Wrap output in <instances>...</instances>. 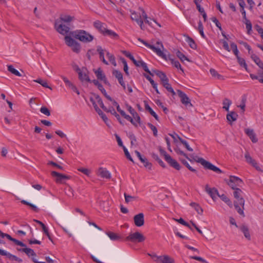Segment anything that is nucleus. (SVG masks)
Here are the masks:
<instances>
[{
  "label": "nucleus",
  "mask_w": 263,
  "mask_h": 263,
  "mask_svg": "<svg viewBox=\"0 0 263 263\" xmlns=\"http://www.w3.org/2000/svg\"><path fill=\"white\" fill-rule=\"evenodd\" d=\"M176 53L177 57L181 61V62H183L184 60L190 61V60L179 50H177Z\"/></svg>",
  "instance_id": "nucleus-44"
},
{
  "label": "nucleus",
  "mask_w": 263,
  "mask_h": 263,
  "mask_svg": "<svg viewBox=\"0 0 263 263\" xmlns=\"http://www.w3.org/2000/svg\"><path fill=\"white\" fill-rule=\"evenodd\" d=\"M8 70L15 76L18 77H21L22 76L21 73L18 70L15 69L12 65L8 66Z\"/></svg>",
  "instance_id": "nucleus-39"
},
{
  "label": "nucleus",
  "mask_w": 263,
  "mask_h": 263,
  "mask_svg": "<svg viewBox=\"0 0 263 263\" xmlns=\"http://www.w3.org/2000/svg\"><path fill=\"white\" fill-rule=\"evenodd\" d=\"M243 183L242 180L238 177L230 176L228 184L233 190L238 189L237 186H240V184Z\"/></svg>",
  "instance_id": "nucleus-10"
},
{
  "label": "nucleus",
  "mask_w": 263,
  "mask_h": 263,
  "mask_svg": "<svg viewBox=\"0 0 263 263\" xmlns=\"http://www.w3.org/2000/svg\"><path fill=\"white\" fill-rule=\"evenodd\" d=\"M205 191L213 200H215L216 196H218L219 194L218 190L215 187L211 188L208 184L205 185Z\"/></svg>",
  "instance_id": "nucleus-15"
},
{
  "label": "nucleus",
  "mask_w": 263,
  "mask_h": 263,
  "mask_svg": "<svg viewBox=\"0 0 263 263\" xmlns=\"http://www.w3.org/2000/svg\"><path fill=\"white\" fill-rule=\"evenodd\" d=\"M106 233L112 241H120L122 240V237L117 233L111 231H107Z\"/></svg>",
  "instance_id": "nucleus-24"
},
{
  "label": "nucleus",
  "mask_w": 263,
  "mask_h": 263,
  "mask_svg": "<svg viewBox=\"0 0 263 263\" xmlns=\"http://www.w3.org/2000/svg\"><path fill=\"white\" fill-rule=\"evenodd\" d=\"M251 59L254 61L256 64L262 70L263 74V63L260 60L259 58L256 54L252 53L251 55Z\"/></svg>",
  "instance_id": "nucleus-25"
},
{
  "label": "nucleus",
  "mask_w": 263,
  "mask_h": 263,
  "mask_svg": "<svg viewBox=\"0 0 263 263\" xmlns=\"http://www.w3.org/2000/svg\"><path fill=\"white\" fill-rule=\"evenodd\" d=\"M238 118V115L237 114L233 111L229 112L227 115V119L228 121L229 122V124L232 125V122L234 121H236L237 119Z\"/></svg>",
  "instance_id": "nucleus-22"
},
{
  "label": "nucleus",
  "mask_w": 263,
  "mask_h": 263,
  "mask_svg": "<svg viewBox=\"0 0 263 263\" xmlns=\"http://www.w3.org/2000/svg\"><path fill=\"white\" fill-rule=\"evenodd\" d=\"M154 261L158 263H174V260L168 255L157 256L155 254H148Z\"/></svg>",
  "instance_id": "nucleus-7"
},
{
  "label": "nucleus",
  "mask_w": 263,
  "mask_h": 263,
  "mask_svg": "<svg viewBox=\"0 0 263 263\" xmlns=\"http://www.w3.org/2000/svg\"><path fill=\"white\" fill-rule=\"evenodd\" d=\"M112 74L117 79L121 78L122 77H123L122 73L120 71L118 70L114 69L112 71Z\"/></svg>",
  "instance_id": "nucleus-56"
},
{
  "label": "nucleus",
  "mask_w": 263,
  "mask_h": 263,
  "mask_svg": "<svg viewBox=\"0 0 263 263\" xmlns=\"http://www.w3.org/2000/svg\"><path fill=\"white\" fill-rule=\"evenodd\" d=\"M122 52L125 56L128 58L134 64H137V60L135 59L134 56L129 51L123 50Z\"/></svg>",
  "instance_id": "nucleus-43"
},
{
  "label": "nucleus",
  "mask_w": 263,
  "mask_h": 263,
  "mask_svg": "<svg viewBox=\"0 0 263 263\" xmlns=\"http://www.w3.org/2000/svg\"><path fill=\"white\" fill-rule=\"evenodd\" d=\"M232 104V101L228 99V98H224L222 102L223 104V108L225 109L226 111H229V109L230 106Z\"/></svg>",
  "instance_id": "nucleus-38"
},
{
  "label": "nucleus",
  "mask_w": 263,
  "mask_h": 263,
  "mask_svg": "<svg viewBox=\"0 0 263 263\" xmlns=\"http://www.w3.org/2000/svg\"><path fill=\"white\" fill-rule=\"evenodd\" d=\"M79 79L81 82L86 81L91 83V80L89 79L88 76V71L86 67H82L81 71L78 73Z\"/></svg>",
  "instance_id": "nucleus-11"
},
{
  "label": "nucleus",
  "mask_w": 263,
  "mask_h": 263,
  "mask_svg": "<svg viewBox=\"0 0 263 263\" xmlns=\"http://www.w3.org/2000/svg\"><path fill=\"white\" fill-rule=\"evenodd\" d=\"M245 24L246 25V28L247 29V33L248 34H250L251 32L252 31V24L251 22L248 19H246Z\"/></svg>",
  "instance_id": "nucleus-51"
},
{
  "label": "nucleus",
  "mask_w": 263,
  "mask_h": 263,
  "mask_svg": "<svg viewBox=\"0 0 263 263\" xmlns=\"http://www.w3.org/2000/svg\"><path fill=\"white\" fill-rule=\"evenodd\" d=\"M190 205L194 208L196 212L200 215H202L203 213V209L200 205L196 202H191Z\"/></svg>",
  "instance_id": "nucleus-37"
},
{
  "label": "nucleus",
  "mask_w": 263,
  "mask_h": 263,
  "mask_svg": "<svg viewBox=\"0 0 263 263\" xmlns=\"http://www.w3.org/2000/svg\"><path fill=\"white\" fill-rule=\"evenodd\" d=\"M73 17H72L68 15H61L59 21H61V23H69L73 20Z\"/></svg>",
  "instance_id": "nucleus-33"
},
{
  "label": "nucleus",
  "mask_w": 263,
  "mask_h": 263,
  "mask_svg": "<svg viewBox=\"0 0 263 263\" xmlns=\"http://www.w3.org/2000/svg\"><path fill=\"white\" fill-rule=\"evenodd\" d=\"M0 255L6 256L11 260H15L18 262H22L23 261L21 258H18L16 256L11 254L4 250H0Z\"/></svg>",
  "instance_id": "nucleus-18"
},
{
  "label": "nucleus",
  "mask_w": 263,
  "mask_h": 263,
  "mask_svg": "<svg viewBox=\"0 0 263 263\" xmlns=\"http://www.w3.org/2000/svg\"><path fill=\"white\" fill-rule=\"evenodd\" d=\"M138 40L141 43H142L144 45H145L147 47L151 49L154 52H155L158 55L161 57L164 60H167L166 55L163 53L162 51V49H163L164 47L162 43L160 41H157L156 44L157 45V47H155L154 45H151L145 41L143 40L141 38H138Z\"/></svg>",
  "instance_id": "nucleus-2"
},
{
  "label": "nucleus",
  "mask_w": 263,
  "mask_h": 263,
  "mask_svg": "<svg viewBox=\"0 0 263 263\" xmlns=\"http://www.w3.org/2000/svg\"><path fill=\"white\" fill-rule=\"evenodd\" d=\"M237 59L239 65L243 67L246 70L248 71L247 65L246 63L245 60L243 58H240V57H238Z\"/></svg>",
  "instance_id": "nucleus-47"
},
{
  "label": "nucleus",
  "mask_w": 263,
  "mask_h": 263,
  "mask_svg": "<svg viewBox=\"0 0 263 263\" xmlns=\"http://www.w3.org/2000/svg\"><path fill=\"white\" fill-rule=\"evenodd\" d=\"M51 175L53 177H57L55 181L57 183L62 182L63 180L64 179H70L71 177L65 174H61L55 171H52Z\"/></svg>",
  "instance_id": "nucleus-13"
},
{
  "label": "nucleus",
  "mask_w": 263,
  "mask_h": 263,
  "mask_svg": "<svg viewBox=\"0 0 263 263\" xmlns=\"http://www.w3.org/2000/svg\"><path fill=\"white\" fill-rule=\"evenodd\" d=\"M135 224L138 227H142L144 224V214L140 213L134 217Z\"/></svg>",
  "instance_id": "nucleus-14"
},
{
  "label": "nucleus",
  "mask_w": 263,
  "mask_h": 263,
  "mask_svg": "<svg viewBox=\"0 0 263 263\" xmlns=\"http://www.w3.org/2000/svg\"><path fill=\"white\" fill-rule=\"evenodd\" d=\"M34 221L37 223L39 224L41 227H42V230L45 234L48 237V239L52 242V239L49 234L48 228L46 227V226L41 221L34 219Z\"/></svg>",
  "instance_id": "nucleus-23"
},
{
  "label": "nucleus",
  "mask_w": 263,
  "mask_h": 263,
  "mask_svg": "<svg viewBox=\"0 0 263 263\" xmlns=\"http://www.w3.org/2000/svg\"><path fill=\"white\" fill-rule=\"evenodd\" d=\"M181 162L191 172L196 173V170L190 166L188 162L184 159H180Z\"/></svg>",
  "instance_id": "nucleus-46"
},
{
  "label": "nucleus",
  "mask_w": 263,
  "mask_h": 263,
  "mask_svg": "<svg viewBox=\"0 0 263 263\" xmlns=\"http://www.w3.org/2000/svg\"><path fill=\"white\" fill-rule=\"evenodd\" d=\"M245 132L246 135L250 138L253 143H256L258 141V139L256 137V134L253 129L250 128H246Z\"/></svg>",
  "instance_id": "nucleus-20"
},
{
  "label": "nucleus",
  "mask_w": 263,
  "mask_h": 263,
  "mask_svg": "<svg viewBox=\"0 0 263 263\" xmlns=\"http://www.w3.org/2000/svg\"><path fill=\"white\" fill-rule=\"evenodd\" d=\"M249 164L251 165L253 167H255L256 170L262 172L261 169L259 166L258 163L254 159H253V160L250 162Z\"/></svg>",
  "instance_id": "nucleus-58"
},
{
  "label": "nucleus",
  "mask_w": 263,
  "mask_h": 263,
  "mask_svg": "<svg viewBox=\"0 0 263 263\" xmlns=\"http://www.w3.org/2000/svg\"><path fill=\"white\" fill-rule=\"evenodd\" d=\"M78 170L79 172H81V173H83L84 174L86 175L87 176H89L90 172H91L89 170H88V168H83V167L79 168L78 169Z\"/></svg>",
  "instance_id": "nucleus-62"
},
{
  "label": "nucleus",
  "mask_w": 263,
  "mask_h": 263,
  "mask_svg": "<svg viewBox=\"0 0 263 263\" xmlns=\"http://www.w3.org/2000/svg\"><path fill=\"white\" fill-rule=\"evenodd\" d=\"M159 151L160 153L164 156L165 160H166V161H167V162L170 164V166L174 167L177 170H180V165L176 160L173 159L168 154L166 153V152L164 150L160 148Z\"/></svg>",
  "instance_id": "nucleus-6"
},
{
  "label": "nucleus",
  "mask_w": 263,
  "mask_h": 263,
  "mask_svg": "<svg viewBox=\"0 0 263 263\" xmlns=\"http://www.w3.org/2000/svg\"><path fill=\"white\" fill-rule=\"evenodd\" d=\"M174 150L177 154L182 155L184 157H185L186 159L189 160L190 161H192V160L189 158L187 154H185V153H184L179 148H176L174 149Z\"/></svg>",
  "instance_id": "nucleus-55"
},
{
  "label": "nucleus",
  "mask_w": 263,
  "mask_h": 263,
  "mask_svg": "<svg viewBox=\"0 0 263 263\" xmlns=\"http://www.w3.org/2000/svg\"><path fill=\"white\" fill-rule=\"evenodd\" d=\"M177 92L179 97L180 98L181 102L183 104L185 105L186 106H193L189 98L185 93L180 90H177Z\"/></svg>",
  "instance_id": "nucleus-12"
},
{
  "label": "nucleus",
  "mask_w": 263,
  "mask_h": 263,
  "mask_svg": "<svg viewBox=\"0 0 263 263\" xmlns=\"http://www.w3.org/2000/svg\"><path fill=\"white\" fill-rule=\"evenodd\" d=\"M11 241L13 242L15 245H16L17 246H20L23 247H26V244L24 243L22 241L18 240L15 238H12Z\"/></svg>",
  "instance_id": "nucleus-64"
},
{
  "label": "nucleus",
  "mask_w": 263,
  "mask_h": 263,
  "mask_svg": "<svg viewBox=\"0 0 263 263\" xmlns=\"http://www.w3.org/2000/svg\"><path fill=\"white\" fill-rule=\"evenodd\" d=\"M218 197H220V198L224 201L225 203H226L230 207L232 208L233 206L232 201L230 200V199L224 194L220 195L218 194Z\"/></svg>",
  "instance_id": "nucleus-36"
},
{
  "label": "nucleus",
  "mask_w": 263,
  "mask_h": 263,
  "mask_svg": "<svg viewBox=\"0 0 263 263\" xmlns=\"http://www.w3.org/2000/svg\"><path fill=\"white\" fill-rule=\"evenodd\" d=\"M17 250L20 252H25L29 257L30 256H36V253L34 252L33 250L30 248H17Z\"/></svg>",
  "instance_id": "nucleus-27"
},
{
  "label": "nucleus",
  "mask_w": 263,
  "mask_h": 263,
  "mask_svg": "<svg viewBox=\"0 0 263 263\" xmlns=\"http://www.w3.org/2000/svg\"><path fill=\"white\" fill-rule=\"evenodd\" d=\"M103 35L109 36L111 38L115 40H118L119 39V36L118 34H117L115 32L108 29L106 30Z\"/></svg>",
  "instance_id": "nucleus-32"
},
{
  "label": "nucleus",
  "mask_w": 263,
  "mask_h": 263,
  "mask_svg": "<svg viewBox=\"0 0 263 263\" xmlns=\"http://www.w3.org/2000/svg\"><path fill=\"white\" fill-rule=\"evenodd\" d=\"M70 34L76 39L84 43L91 42L93 40V36L85 30H78L70 32Z\"/></svg>",
  "instance_id": "nucleus-3"
},
{
  "label": "nucleus",
  "mask_w": 263,
  "mask_h": 263,
  "mask_svg": "<svg viewBox=\"0 0 263 263\" xmlns=\"http://www.w3.org/2000/svg\"><path fill=\"white\" fill-rule=\"evenodd\" d=\"M249 164L251 165L253 167H255L256 170L262 172L261 169L259 166L258 163L254 159H253V160L250 162Z\"/></svg>",
  "instance_id": "nucleus-59"
},
{
  "label": "nucleus",
  "mask_w": 263,
  "mask_h": 263,
  "mask_svg": "<svg viewBox=\"0 0 263 263\" xmlns=\"http://www.w3.org/2000/svg\"><path fill=\"white\" fill-rule=\"evenodd\" d=\"M144 105H145V109L146 110H147L150 113V114L155 118V119L156 120L159 121V117H158V115L152 109V108L149 106V105L148 104L147 101H144Z\"/></svg>",
  "instance_id": "nucleus-30"
},
{
  "label": "nucleus",
  "mask_w": 263,
  "mask_h": 263,
  "mask_svg": "<svg viewBox=\"0 0 263 263\" xmlns=\"http://www.w3.org/2000/svg\"><path fill=\"white\" fill-rule=\"evenodd\" d=\"M210 71L213 77H217V78L219 80L223 79V77L221 75L218 74L214 69L211 68Z\"/></svg>",
  "instance_id": "nucleus-49"
},
{
  "label": "nucleus",
  "mask_w": 263,
  "mask_h": 263,
  "mask_svg": "<svg viewBox=\"0 0 263 263\" xmlns=\"http://www.w3.org/2000/svg\"><path fill=\"white\" fill-rule=\"evenodd\" d=\"M141 67H142V68L143 69V70L147 72L148 73H149L150 75H151L152 76H154V74L153 73H152L151 71L148 69L147 66V65L145 63H141Z\"/></svg>",
  "instance_id": "nucleus-63"
},
{
  "label": "nucleus",
  "mask_w": 263,
  "mask_h": 263,
  "mask_svg": "<svg viewBox=\"0 0 263 263\" xmlns=\"http://www.w3.org/2000/svg\"><path fill=\"white\" fill-rule=\"evenodd\" d=\"M121 116L124 117L125 119L130 122V123L136 127H137V123L134 121V119L130 117V116L126 115V113L122 112V115Z\"/></svg>",
  "instance_id": "nucleus-41"
},
{
  "label": "nucleus",
  "mask_w": 263,
  "mask_h": 263,
  "mask_svg": "<svg viewBox=\"0 0 263 263\" xmlns=\"http://www.w3.org/2000/svg\"><path fill=\"white\" fill-rule=\"evenodd\" d=\"M198 29L199 30V32L200 33V35L203 38H205V35H204V32H203V25H202V24L201 21H199V22L198 23Z\"/></svg>",
  "instance_id": "nucleus-57"
},
{
  "label": "nucleus",
  "mask_w": 263,
  "mask_h": 263,
  "mask_svg": "<svg viewBox=\"0 0 263 263\" xmlns=\"http://www.w3.org/2000/svg\"><path fill=\"white\" fill-rule=\"evenodd\" d=\"M163 87H165L169 92L171 93L173 96H174L176 95V93L171 84H168L166 85L163 86Z\"/></svg>",
  "instance_id": "nucleus-61"
},
{
  "label": "nucleus",
  "mask_w": 263,
  "mask_h": 263,
  "mask_svg": "<svg viewBox=\"0 0 263 263\" xmlns=\"http://www.w3.org/2000/svg\"><path fill=\"white\" fill-rule=\"evenodd\" d=\"M184 36L186 37V41L188 43L190 47L193 49H196L197 45L196 44L194 40L188 35H184Z\"/></svg>",
  "instance_id": "nucleus-35"
},
{
  "label": "nucleus",
  "mask_w": 263,
  "mask_h": 263,
  "mask_svg": "<svg viewBox=\"0 0 263 263\" xmlns=\"http://www.w3.org/2000/svg\"><path fill=\"white\" fill-rule=\"evenodd\" d=\"M153 72L160 79L161 81H166V78L167 77L164 72L157 69L153 70Z\"/></svg>",
  "instance_id": "nucleus-31"
},
{
  "label": "nucleus",
  "mask_w": 263,
  "mask_h": 263,
  "mask_svg": "<svg viewBox=\"0 0 263 263\" xmlns=\"http://www.w3.org/2000/svg\"><path fill=\"white\" fill-rule=\"evenodd\" d=\"M125 240L133 243H140L145 240V236L139 232L130 233L127 236Z\"/></svg>",
  "instance_id": "nucleus-5"
},
{
  "label": "nucleus",
  "mask_w": 263,
  "mask_h": 263,
  "mask_svg": "<svg viewBox=\"0 0 263 263\" xmlns=\"http://www.w3.org/2000/svg\"><path fill=\"white\" fill-rule=\"evenodd\" d=\"M106 56L107 57L108 60L111 62V63L113 64L114 66H116V63L114 55L112 54H111L109 52H107L106 53Z\"/></svg>",
  "instance_id": "nucleus-50"
},
{
  "label": "nucleus",
  "mask_w": 263,
  "mask_h": 263,
  "mask_svg": "<svg viewBox=\"0 0 263 263\" xmlns=\"http://www.w3.org/2000/svg\"><path fill=\"white\" fill-rule=\"evenodd\" d=\"M240 230L243 233L245 237L249 240H251V236L249 233V228L246 225H242L239 227Z\"/></svg>",
  "instance_id": "nucleus-28"
},
{
  "label": "nucleus",
  "mask_w": 263,
  "mask_h": 263,
  "mask_svg": "<svg viewBox=\"0 0 263 263\" xmlns=\"http://www.w3.org/2000/svg\"><path fill=\"white\" fill-rule=\"evenodd\" d=\"M262 73V70H258L257 75L250 74V76L252 80H257L260 83L263 84V74Z\"/></svg>",
  "instance_id": "nucleus-26"
},
{
  "label": "nucleus",
  "mask_w": 263,
  "mask_h": 263,
  "mask_svg": "<svg viewBox=\"0 0 263 263\" xmlns=\"http://www.w3.org/2000/svg\"><path fill=\"white\" fill-rule=\"evenodd\" d=\"M21 202L24 204L27 205L31 208V209L35 212H38V209L37 208L34 204L26 201V200H22Z\"/></svg>",
  "instance_id": "nucleus-53"
},
{
  "label": "nucleus",
  "mask_w": 263,
  "mask_h": 263,
  "mask_svg": "<svg viewBox=\"0 0 263 263\" xmlns=\"http://www.w3.org/2000/svg\"><path fill=\"white\" fill-rule=\"evenodd\" d=\"M152 156L156 161L158 162V163L159 164V165L162 166L163 168H165L166 167L164 163L163 162V161L160 159L158 156V155L156 154L153 153L152 154Z\"/></svg>",
  "instance_id": "nucleus-40"
},
{
  "label": "nucleus",
  "mask_w": 263,
  "mask_h": 263,
  "mask_svg": "<svg viewBox=\"0 0 263 263\" xmlns=\"http://www.w3.org/2000/svg\"><path fill=\"white\" fill-rule=\"evenodd\" d=\"M98 175L103 178L110 179L111 178V174L109 171L103 167H100L99 168Z\"/></svg>",
  "instance_id": "nucleus-21"
},
{
  "label": "nucleus",
  "mask_w": 263,
  "mask_h": 263,
  "mask_svg": "<svg viewBox=\"0 0 263 263\" xmlns=\"http://www.w3.org/2000/svg\"><path fill=\"white\" fill-rule=\"evenodd\" d=\"M242 191L240 189L234 190V197L236 200L234 202V206L237 212L242 216L245 217L243 212L245 200L242 196Z\"/></svg>",
  "instance_id": "nucleus-1"
},
{
  "label": "nucleus",
  "mask_w": 263,
  "mask_h": 263,
  "mask_svg": "<svg viewBox=\"0 0 263 263\" xmlns=\"http://www.w3.org/2000/svg\"><path fill=\"white\" fill-rule=\"evenodd\" d=\"M97 51L99 53L100 59L102 61V62L106 65H108V63L107 62V61L105 60L104 58V50L102 49L101 46H98L97 47Z\"/></svg>",
  "instance_id": "nucleus-34"
},
{
  "label": "nucleus",
  "mask_w": 263,
  "mask_h": 263,
  "mask_svg": "<svg viewBox=\"0 0 263 263\" xmlns=\"http://www.w3.org/2000/svg\"><path fill=\"white\" fill-rule=\"evenodd\" d=\"M94 72L98 80L103 81L105 84H109L105 74L103 72L101 68H99L97 70L94 71Z\"/></svg>",
  "instance_id": "nucleus-17"
},
{
  "label": "nucleus",
  "mask_w": 263,
  "mask_h": 263,
  "mask_svg": "<svg viewBox=\"0 0 263 263\" xmlns=\"http://www.w3.org/2000/svg\"><path fill=\"white\" fill-rule=\"evenodd\" d=\"M194 160L196 162L200 163L206 169L212 170L218 174L222 173V171L220 168L215 166L210 162L206 161L202 158L196 157V158H194Z\"/></svg>",
  "instance_id": "nucleus-4"
},
{
  "label": "nucleus",
  "mask_w": 263,
  "mask_h": 263,
  "mask_svg": "<svg viewBox=\"0 0 263 263\" xmlns=\"http://www.w3.org/2000/svg\"><path fill=\"white\" fill-rule=\"evenodd\" d=\"M40 111L47 116H50L51 115L50 110L45 106H43L40 108Z\"/></svg>",
  "instance_id": "nucleus-52"
},
{
  "label": "nucleus",
  "mask_w": 263,
  "mask_h": 263,
  "mask_svg": "<svg viewBox=\"0 0 263 263\" xmlns=\"http://www.w3.org/2000/svg\"><path fill=\"white\" fill-rule=\"evenodd\" d=\"M148 126L152 129L153 132L154 136L155 137L157 136V129L155 126L153 125L151 123H147Z\"/></svg>",
  "instance_id": "nucleus-60"
},
{
  "label": "nucleus",
  "mask_w": 263,
  "mask_h": 263,
  "mask_svg": "<svg viewBox=\"0 0 263 263\" xmlns=\"http://www.w3.org/2000/svg\"><path fill=\"white\" fill-rule=\"evenodd\" d=\"M54 27L59 33L63 35L67 34L70 30L69 26L63 24V23H61V21H59V20H55Z\"/></svg>",
  "instance_id": "nucleus-9"
},
{
  "label": "nucleus",
  "mask_w": 263,
  "mask_h": 263,
  "mask_svg": "<svg viewBox=\"0 0 263 263\" xmlns=\"http://www.w3.org/2000/svg\"><path fill=\"white\" fill-rule=\"evenodd\" d=\"M65 41L67 46L70 47L72 50L76 53H79L81 49L80 44L73 39L69 36H65Z\"/></svg>",
  "instance_id": "nucleus-8"
},
{
  "label": "nucleus",
  "mask_w": 263,
  "mask_h": 263,
  "mask_svg": "<svg viewBox=\"0 0 263 263\" xmlns=\"http://www.w3.org/2000/svg\"><path fill=\"white\" fill-rule=\"evenodd\" d=\"M94 27L97 29L103 35L105 32L107 28H106V25L105 24L102 23L100 21H96L93 22Z\"/></svg>",
  "instance_id": "nucleus-16"
},
{
  "label": "nucleus",
  "mask_w": 263,
  "mask_h": 263,
  "mask_svg": "<svg viewBox=\"0 0 263 263\" xmlns=\"http://www.w3.org/2000/svg\"><path fill=\"white\" fill-rule=\"evenodd\" d=\"M135 154L139 158V160L143 163L144 166L146 168H147L148 170H151L152 169V163L149 162L146 158L143 157L139 152L136 151Z\"/></svg>",
  "instance_id": "nucleus-19"
},
{
  "label": "nucleus",
  "mask_w": 263,
  "mask_h": 263,
  "mask_svg": "<svg viewBox=\"0 0 263 263\" xmlns=\"http://www.w3.org/2000/svg\"><path fill=\"white\" fill-rule=\"evenodd\" d=\"M124 195L125 197V202L127 203L132 200H136L137 199L136 197L130 196L129 195H127L126 193H124Z\"/></svg>",
  "instance_id": "nucleus-54"
},
{
  "label": "nucleus",
  "mask_w": 263,
  "mask_h": 263,
  "mask_svg": "<svg viewBox=\"0 0 263 263\" xmlns=\"http://www.w3.org/2000/svg\"><path fill=\"white\" fill-rule=\"evenodd\" d=\"M130 17L133 21H136L137 23H140L141 24L142 23V19L140 13L135 11L131 12Z\"/></svg>",
  "instance_id": "nucleus-29"
},
{
  "label": "nucleus",
  "mask_w": 263,
  "mask_h": 263,
  "mask_svg": "<svg viewBox=\"0 0 263 263\" xmlns=\"http://www.w3.org/2000/svg\"><path fill=\"white\" fill-rule=\"evenodd\" d=\"M177 137L180 141V142L185 147V148L190 152H193V149L190 147L187 142L184 139H182L180 137H179L178 135H176Z\"/></svg>",
  "instance_id": "nucleus-42"
},
{
  "label": "nucleus",
  "mask_w": 263,
  "mask_h": 263,
  "mask_svg": "<svg viewBox=\"0 0 263 263\" xmlns=\"http://www.w3.org/2000/svg\"><path fill=\"white\" fill-rule=\"evenodd\" d=\"M96 112L98 114V115L101 117L102 120L105 122L106 124H107V122L108 121V118L106 115L103 113V112L99 108L98 110H96Z\"/></svg>",
  "instance_id": "nucleus-48"
},
{
  "label": "nucleus",
  "mask_w": 263,
  "mask_h": 263,
  "mask_svg": "<svg viewBox=\"0 0 263 263\" xmlns=\"http://www.w3.org/2000/svg\"><path fill=\"white\" fill-rule=\"evenodd\" d=\"M34 82H36V83H39L40 84H41L42 86L45 87V88H49L50 89H52L51 87H50L46 81H43V80H42L41 79H36L35 80H34Z\"/></svg>",
  "instance_id": "nucleus-45"
}]
</instances>
